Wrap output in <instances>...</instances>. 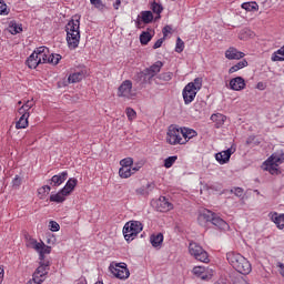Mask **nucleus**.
I'll return each instance as SVG.
<instances>
[{"label":"nucleus","mask_w":284,"mask_h":284,"mask_svg":"<svg viewBox=\"0 0 284 284\" xmlns=\"http://www.w3.org/2000/svg\"><path fill=\"white\" fill-rule=\"evenodd\" d=\"M121 168H132L134 165V160L132 158H125L120 161Z\"/></svg>","instance_id":"obj_40"},{"label":"nucleus","mask_w":284,"mask_h":284,"mask_svg":"<svg viewBox=\"0 0 284 284\" xmlns=\"http://www.w3.org/2000/svg\"><path fill=\"white\" fill-rule=\"evenodd\" d=\"M201 88H203V79L201 78H195L193 82H190L184 87L182 97L185 105H190V103L196 99V94Z\"/></svg>","instance_id":"obj_4"},{"label":"nucleus","mask_w":284,"mask_h":284,"mask_svg":"<svg viewBox=\"0 0 284 284\" xmlns=\"http://www.w3.org/2000/svg\"><path fill=\"white\" fill-rule=\"evenodd\" d=\"M50 190H52V187H50V185H44V186L38 189L39 199H41V200L45 199V196H48V194H50Z\"/></svg>","instance_id":"obj_37"},{"label":"nucleus","mask_w":284,"mask_h":284,"mask_svg":"<svg viewBox=\"0 0 284 284\" xmlns=\"http://www.w3.org/2000/svg\"><path fill=\"white\" fill-rule=\"evenodd\" d=\"M85 79V71H75L68 77V83H79Z\"/></svg>","instance_id":"obj_20"},{"label":"nucleus","mask_w":284,"mask_h":284,"mask_svg":"<svg viewBox=\"0 0 284 284\" xmlns=\"http://www.w3.org/2000/svg\"><path fill=\"white\" fill-rule=\"evenodd\" d=\"M179 158L176 155L173 156H169L164 160V168L170 169L174 165V163H176V160Z\"/></svg>","instance_id":"obj_39"},{"label":"nucleus","mask_w":284,"mask_h":284,"mask_svg":"<svg viewBox=\"0 0 284 284\" xmlns=\"http://www.w3.org/2000/svg\"><path fill=\"white\" fill-rule=\"evenodd\" d=\"M24 105L29 106V109L32 110V108L34 106V101L28 100V101L24 103Z\"/></svg>","instance_id":"obj_59"},{"label":"nucleus","mask_w":284,"mask_h":284,"mask_svg":"<svg viewBox=\"0 0 284 284\" xmlns=\"http://www.w3.org/2000/svg\"><path fill=\"white\" fill-rule=\"evenodd\" d=\"M271 61H284V58L280 57L278 53L274 52L271 57Z\"/></svg>","instance_id":"obj_54"},{"label":"nucleus","mask_w":284,"mask_h":284,"mask_svg":"<svg viewBox=\"0 0 284 284\" xmlns=\"http://www.w3.org/2000/svg\"><path fill=\"white\" fill-rule=\"evenodd\" d=\"M150 243L153 247H161L163 244V235L161 233L151 235Z\"/></svg>","instance_id":"obj_27"},{"label":"nucleus","mask_w":284,"mask_h":284,"mask_svg":"<svg viewBox=\"0 0 284 284\" xmlns=\"http://www.w3.org/2000/svg\"><path fill=\"white\" fill-rule=\"evenodd\" d=\"M277 267H280V274L283 276L284 278V264L283 263H277Z\"/></svg>","instance_id":"obj_57"},{"label":"nucleus","mask_w":284,"mask_h":284,"mask_svg":"<svg viewBox=\"0 0 284 284\" xmlns=\"http://www.w3.org/2000/svg\"><path fill=\"white\" fill-rule=\"evenodd\" d=\"M203 105H205V102H196L194 108L197 112H201L203 110Z\"/></svg>","instance_id":"obj_55"},{"label":"nucleus","mask_w":284,"mask_h":284,"mask_svg":"<svg viewBox=\"0 0 284 284\" xmlns=\"http://www.w3.org/2000/svg\"><path fill=\"white\" fill-rule=\"evenodd\" d=\"M30 110H31L30 106L27 105V104H24V105H22V106L18 110V112H19L20 115L30 114Z\"/></svg>","instance_id":"obj_48"},{"label":"nucleus","mask_w":284,"mask_h":284,"mask_svg":"<svg viewBox=\"0 0 284 284\" xmlns=\"http://www.w3.org/2000/svg\"><path fill=\"white\" fill-rule=\"evenodd\" d=\"M161 68H163V62L156 61L150 68L139 72L135 75V81H141V83L150 82L151 79H154V77H156V74L161 72Z\"/></svg>","instance_id":"obj_5"},{"label":"nucleus","mask_w":284,"mask_h":284,"mask_svg":"<svg viewBox=\"0 0 284 284\" xmlns=\"http://www.w3.org/2000/svg\"><path fill=\"white\" fill-rule=\"evenodd\" d=\"M257 89H258V90H263V82H258V83H257Z\"/></svg>","instance_id":"obj_62"},{"label":"nucleus","mask_w":284,"mask_h":284,"mask_svg":"<svg viewBox=\"0 0 284 284\" xmlns=\"http://www.w3.org/2000/svg\"><path fill=\"white\" fill-rule=\"evenodd\" d=\"M197 223L202 226H205L207 223H212V225H215V227L222 230L223 232H227V230H230V224L210 210H203L200 212Z\"/></svg>","instance_id":"obj_2"},{"label":"nucleus","mask_w":284,"mask_h":284,"mask_svg":"<svg viewBox=\"0 0 284 284\" xmlns=\"http://www.w3.org/2000/svg\"><path fill=\"white\" fill-rule=\"evenodd\" d=\"M8 30L10 34H20V32H23V26L21 23H17V21H11Z\"/></svg>","instance_id":"obj_26"},{"label":"nucleus","mask_w":284,"mask_h":284,"mask_svg":"<svg viewBox=\"0 0 284 284\" xmlns=\"http://www.w3.org/2000/svg\"><path fill=\"white\" fill-rule=\"evenodd\" d=\"M162 81H172V72H165L160 74Z\"/></svg>","instance_id":"obj_49"},{"label":"nucleus","mask_w":284,"mask_h":284,"mask_svg":"<svg viewBox=\"0 0 284 284\" xmlns=\"http://www.w3.org/2000/svg\"><path fill=\"white\" fill-rule=\"evenodd\" d=\"M28 247H31L32 250H41V242H37V240L30 237L27 242Z\"/></svg>","instance_id":"obj_38"},{"label":"nucleus","mask_w":284,"mask_h":284,"mask_svg":"<svg viewBox=\"0 0 284 284\" xmlns=\"http://www.w3.org/2000/svg\"><path fill=\"white\" fill-rule=\"evenodd\" d=\"M154 190V183H149L145 186H141L136 190V194H140L141 196H148Z\"/></svg>","instance_id":"obj_29"},{"label":"nucleus","mask_w":284,"mask_h":284,"mask_svg":"<svg viewBox=\"0 0 284 284\" xmlns=\"http://www.w3.org/2000/svg\"><path fill=\"white\" fill-rule=\"evenodd\" d=\"M60 61H61V54H54L49 52L47 63H51V65H58Z\"/></svg>","instance_id":"obj_36"},{"label":"nucleus","mask_w":284,"mask_h":284,"mask_svg":"<svg viewBox=\"0 0 284 284\" xmlns=\"http://www.w3.org/2000/svg\"><path fill=\"white\" fill-rule=\"evenodd\" d=\"M163 41H165V38H160L154 44H153V50H159L161 45H163Z\"/></svg>","instance_id":"obj_52"},{"label":"nucleus","mask_w":284,"mask_h":284,"mask_svg":"<svg viewBox=\"0 0 284 284\" xmlns=\"http://www.w3.org/2000/svg\"><path fill=\"white\" fill-rule=\"evenodd\" d=\"M153 20L154 14H152V11H142L135 21V26L136 28H141V21L142 23H152Z\"/></svg>","instance_id":"obj_15"},{"label":"nucleus","mask_w":284,"mask_h":284,"mask_svg":"<svg viewBox=\"0 0 284 284\" xmlns=\"http://www.w3.org/2000/svg\"><path fill=\"white\" fill-rule=\"evenodd\" d=\"M118 97L125 99L126 101L136 99V90H134L130 80H124L118 88Z\"/></svg>","instance_id":"obj_9"},{"label":"nucleus","mask_w":284,"mask_h":284,"mask_svg":"<svg viewBox=\"0 0 284 284\" xmlns=\"http://www.w3.org/2000/svg\"><path fill=\"white\" fill-rule=\"evenodd\" d=\"M189 253L193 258H195V261H200V263H210V255L207 254V251L196 242H191L189 244Z\"/></svg>","instance_id":"obj_8"},{"label":"nucleus","mask_w":284,"mask_h":284,"mask_svg":"<svg viewBox=\"0 0 284 284\" xmlns=\"http://www.w3.org/2000/svg\"><path fill=\"white\" fill-rule=\"evenodd\" d=\"M109 271L111 272V274H113V276H115V278L123 280L130 277V271L128 270L125 264H111L109 266Z\"/></svg>","instance_id":"obj_12"},{"label":"nucleus","mask_w":284,"mask_h":284,"mask_svg":"<svg viewBox=\"0 0 284 284\" xmlns=\"http://www.w3.org/2000/svg\"><path fill=\"white\" fill-rule=\"evenodd\" d=\"M49 229L51 230V232H59V230H61V226L59 225V223L50 221Z\"/></svg>","instance_id":"obj_47"},{"label":"nucleus","mask_w":284,"mask_h":284,"mask_svg":"<svg viewBox=\"0 0 284 284\" xmlns=\"http://www.w3.org/2000/svg\"><path fill=\"white\" fill-rule=\"evenodd\" d=\"M226 59L234 60V59H243L245 53L236 50V48H229L225 52Z\"/></svg>","instance_id":"obj_21"},{"label":"nucleus","mask_w":284,"mask_h":284,"mask_svg":"<svg viewBox=\"0 0 284 284\" xmlns=\"http://www.w3.org/2000/svg\"><path fill=\"white\" fill-rule=\"evenodd\" d=\"M174 205L170 203V201L166 200L165 196H161L156 201V210L158 212H170V210H173Z\"/></svg>","instance_id":"obj_14"},{"label":"nucleus","mask_w":284,"mask_h":284,"mask_svg":"<svg viewBox=\"0 0 284 284\" xmlns=\"http://www.w3.org/2000/svg\"><path fill=\"white\" fill-rule=\"evenodd\" d=\"M95 284H103V282H97Z\"/></svg>","instance_id":"obj_63"},{"label":"nucleus","mask_w":284,"mask_h":284,"mask_svg":"<svg viewBox=\"0 0 284 284\" xmlns=\"http://www.w3.org/2000/svg\"><path fill=\"white\" fill-rule=\"evenodd\" d=\"M19 185H21V178L16 176L13 180V186L19 187Z\"/></svg>","instance_id":"obj_56"},{"label":"nucleus","mask_w":284,"mask_h":284,"mask_svg":"<svg viewBox=\"0 0 284 284\" xmlns=\"http://www.w3.org/2000/svg\"><path fill=\"white\" fill-rule=\"evenodd\" d=\"M68 180V173L67 171H63L60 174L53 175L51 178V185L53 187H59V185H62Z\"/></svg>","instance_id":"obj_18"},{"label":"nucleus","mask_w":284,"mask_h":284,"mask_svg":"<svg viewBox=\"0 0 284 284\" xmlns=\"http://www.w3.org/2000/svg\"><path fill=\"white\" fill-rule=\"evenodd\" d=\"M150 41H152V33L143 31L140 36V43H142V45H148Z\"/></svg>","instance_id":"obj_34"},{"label":"nucleus","mask_w":284,"mask_h":284,"mask_svg":"<svg viewBox=\"0 0 284 284\" xmlns=\"http://www.w3.org/2000/svg\"><path fill=\"white\" fill-rule=\"evenodd\" d=\"M211 121L215 123L216 128H221L222 125H225V121H227V116H225L222 113H214L211 115Z\"/></svg>","instance_id":"obj_23"},{"label":"nucleus","mask_w":284,"mask_h":284,"mask_svg":"<svg viewBox=\"0 0 284 284\" xmlns=\"http://www.w3.org/2000/svg\"><path fill=\"white\" fill-rule=\"evenodd\" d=\"M27 65L30 68V70H36L39 65H41L40 60L37 58L34 51L31 53V55L27 59Z\"/></svg>","instance_id":"obj_24"},{"label":"nucleus","mask_w":284,"mask_h":284,"mask_svg":"<svg viewBox=\"0 0 284 284\" xmlns=\"http://www.w3.org/2000/svg\"><path fill=\"white\" fill-rule=\"evenodd\" d=\"M134 172H132V166H121L119 170V175L121 179H130Z\"/></svg>","instance_id":"obj_31"},{"label":"nucleus","mask_w":284,"mask_h":284,"mask_svg":"<svg viewBox=\"0 0 284 284\" xmlns=\"http://www.w3.org/2000/svg\"><path fill=\"white\" fill-rule=\"evenodd\" d=\"M235 284H248L247 281L243 277L239 278Z\"/></svg>","instance_id":"obj_60"},{"label":"nucleus","mask_w":284,"mask_h":284,"mask_svg":"<svg viewBox=\"0 0 284 284\" xmlns=\"http://www.w3.org/2000/svg\"><path fill=\"white\" fill-rule=\"evenodd\" d=\"M40 254V261H43L45 254H50L52 252V247L45 245L43 242L40 244V250H36Z\"/></svg>","instance_id":"obj_32"},{"label":"nucleus","mask_w":284,"mask_h":284,"mask_svg":"<svg viewBox=\"0 0 284 284\" xmlns=\"http://www.w3.org/2000/svg\"><path fill=\"white\" fill-rule=\"evenodd\" d=\"M77 183H79L77 179L74 178L69 179L64 187L62 189V193L67 194V196L70 195V193L74 191V187H77Z\"/></svg>","instance_id":"obj_22"},{"label":"nucleus","mask_w":284,"mask_h":284,"mask_svg":"<svg viewBox=\"0 0 284 284\" xmlns=\"http://www.w3.org/2000/svg\"><path fill=\"white\" fill-rule=\"evenodd\" d=\"M231 192H233V194H235V196H239V199H242V196L244 194V191L242 187H235Z\"/></svg>","instance_id":"obj_50"},{"label":"nucleus","mask_w":284,"mask_h":284,"mask_svg":"<svg viewBox=\"0 0 284 284\" xmlns=\"http://www.w3.org/2000/svg\"><path fill=\"white\" fill-rule=\"evenodd\" d=\"M65 196L68 195L64 194L62 190H60L57 194H52L50 196V201L51 203H63V201H65Z\"/></svg>","instance_id":"obj_30"},{"label":"nucleus","mask_w":284,"mask_h":284,"mask_svg":"<svg viewBox=\"0 0 284 284\" xmlns=\"http://www.w3.org/2000/svg\"><path fill=\"white\" fill-rule=\"evenodd\" d=\"M182 132V136H183V141H185V143H187V141H190V139H194V136H196V131L190 128H182L181 129Z\"/></svg>","instance_id":"obj_25"},{"label":"nucleus","mask_w":284,"mask_h":284,"mask_svg":"<svg viewBox=\"0 0 284 284\" xmlns=\"http://www.w3.org/2000/svg\"><path fill=\"white\" fill-rule=\"evenodd\" d=\"M172 32V27L166 26L162 29V33H163V38L165 39L168 37V34H170Z\"/></svg>","instance_id":"obj_53"},{"label":"nucleus","mask_w":284,"mask_h":284,"mask_svg":"<svg viewBox=\"0 0 284 284\" xmlns=\"http://www.w3.org/2000/svg\"><path fill=\"white\" fill-rule=\"evenodd\" d=\"M183 50H185V42H183V40L181 38H178L176 44H175V52L181 54V52H183Z\"/></svg>","instance_id":"obj_41"},{"label":"nucleus","mask_w":284,"mask_h":284,"mask_svg":"<svg viewBox=\"0 0 284 284\" xmlns=\"http://www.w3.org/2000/svg\"><path fill=\"white\" fill-rule=\"evenodd\" d=\"M28 119H30V114L21 115L19 121L16 123L17 130H26V128H28Z\"/></svg>","instance_id":"obj_28"},{"label":"nucleus","mask_w":284,"mask_h":284,"mask_svg":"<svg viewBox=\"0 0 284 284\" xmlns=\"http://www.w3.org/2000/svg\"><path fill=\"white\" fill-rule=\"evenodd\" d=\"M230 88H231V90H235V92L244 90L245 89V79H243L242 77L232 79L230 81Z\"/></svg>","instance_id":"obj_17"},{"label":"nucleus","mask_w":284,"mask_h":284,"mask_svg":"<svg viewBox=\"0 0 284 284\" xmlns=\"http://www.w3.org/2000/svg\"><path fill=\"white\" fill-rule=\"evenodd\" d=\"M90 3L94 6V8H98V10H103V8H105V4H103V1L101 0H90Z\"/></svg>","instance_id":"obj_45"},{"label":"nucleus","mask_w":284,"mask_h":284,"mask_svg":"<svg viewBox=\"0 0 284 284\" xmlns=\"http://www.w3.org/2000/svg\"><path fill=\"white\" fill-rule=\"evenodd\" d=\"M283 163H284L283 151L275 152L264 162V170L270 172V174H278V165Z\"/></svg>","instance_id":"obj_6"},{"label":"nucleus","mask_w":284,"mask_h":284,"mask_svg":"<svg viewBox=\"0 0 284 284\" xmlns=\"http://www.w3.org/2000/svg\"><path fill=\"white\" fill-rule=\"evenodd\" d=\"M268 216H270L271 221L273 223H275V225L278 230L284 229V213L278 214V213L274 212V213H270Z\"/></svg>","instance_id":"obj_19"},{"label":"nucleus","mask_w":284,"mask_h":284,"mask_svg":"<svg viewBox=\"0 0 284 284\" xmlns=\"http://www.w3.org/2000/svg\"><path fill=\"white\" fill-rule=\"evenodd\" d=\"M121 6V0H116L113 4L114 10H119V7Z\"/></svg>","instance_id":"obj_61"},{"label":"nucleus","mask_w":284,"mask_h":284,"mask_svg":"<svg viewBox=\"0 0 284 284\" xmlns=\"http://www.w3.org/2000/svg\"><path fill=\"white\" fill-rule=\"evenodd\" d=\"M234 154V150L227 149L226 151H221L215 154V161L220 163V165H225V163L230 162V159Z\"/></svg>","instance_id":"obj_13"},{"label":"nucleus","mask_w":284,"mask_h":284,"mask_svg":"<svg viewBox=\"0 0 284 284\" xmlns=\"http://www.w3.org/2000/svg\"><path fill=\"white\" fill-rule=\"evenodd\" d=\"M243 68H247L246 60H242L237 62L235 65L231 67L229 72L230 74H234V72H239V70H243Z\"/></svg>","instance_id":"obj_33"},{"label":"nucleus","mask_w":284,"mask_h":284,"mask_svg":"<svg viewBox=\"0 0 284 284\" xmlns=\"http://www.w3.org/2000/svg\"><path fill=\"white\" fill-rule=\"evenodd\" d=\"M48 272H50V264L48 262H40L39 267L33 273L32 280H30L27 284H41L45 281V276H48Z\"/></svg>","instance_id":"obj_11"},{"label":"nucleus","mask_w":284,"mask_h":284,"mask_svg":"<svg viewBox=\"0 0 284 284\" xmlns=\"http://www.w3.org/2000/svg\"><path fill=\"white\" fill-rule=\"evenodd\" d=\"M81 16H73L65 26L67 42L70 50H77L81 41Z\"/></svg>","instance_id":"obj_1"},{"label":"nucleus","mask_w":284,"mask_h":284,"mask_svg":"<svg viewBox=\"0 0 284 284\" xmlns=\"http://www.w3.org/2000/svg\"><path fill=\"white\" fill-rule=\"evenodd\" d=\"M166 143H169L170 145H185L181 129L174 125L169 126L166 133Z\"/></svg>","instance_id":"obj_10"},{"label":"nucleus","mask_w":284,"mask_h":284,"mask_svg":"<svg viewBox=\"0 0 284 284\" xmlns=\"http://www.w3.org/2000/svg\"><path fill=\"white\" fill-rule=\"evenodd\" d=\"M125 114H126L129 121H134V119H136V111H134V109H132V108H126Z\"/></svg>","instance_id":"obj_43"},{"label":"nucleus","mask_w":284,"mask_h":284,"mask_svg":"<svg viewBox=\"0 0 284 284\" xmlns=\"http://www.w3.org/2000/svg\"><path fill=\"white\" fill-rule=\"evenodd\" d=\"M0 14L3 17L10 14V9H8V4L3 0H0Z\"/></svg>","instance_id":"obj_42"},{"label":"nucleus","mask_w":284,"mask_h":284,"mask_svg":"<svg viewBox=\"0 0 284 284\" xmlns=\"http://www.w3.org/2000/svg\"><path fill=\"white\" fill-rule=\"evenodd\" d=\"M3 276H6V271L0 266V283H3Z\"/></svg>","instance_id":"obj_58"},{"label":"nucleus","mask_w":284,"mask_h":284,"mask_svg":"<svg viewBox=\"0 0 284 284\" xmlns=\"http://www.w3.org/2000/svg\"><path fill=\"white\" fill-rule=\"evenodd\" d=\"M193 274L195 276H202V274H205V267L204 266H195L193 268Z\"/></svg>","instance_id":"obj_46"},{"label":"nucleus","mask_w":284,"mask_h":284,"mask_svg":"<svg viewBox=\"0 0 284 284\" xmlns=\"http://www.w3.org/2000/svg\"><path fill=\"white\" fill-rule=\"evenodd\" d=\"M243 10H246L247 12H254L258 10V3L256 2H244L242 3Z\"/></svg>","instance_id":"obj_35"},{"label":"nucleus","mask_w":284,"mask_h":284,"mask_svg":"<svg viewBox=\"0 0 284 284\" xmlns=\"http://www.w3.org/2000/svg\"><path fill=\"white\" fill-rule=\"evenodd\" d=\"M141 232H143V224L139 221L128 222L123 227V235L128 243L134 241Z\"/></svg>","instance_id":"obj_7"},{"label":"nucleus","mask_w":284,"mask_h":284,"mask_svg":"<svg viewBox=\"0 0 284 284\" xmlns=\"http://www.w3.org/2000/svg\"><path fill=\"white\" fill-rule=\"evenodd\" d=\"M33 53H36L38 61H40V63H48L50 49H48L47 47H39L34 49Z\"/></svg>","instance_id":"obj_16"},{"label":"nucleus","mask_w":284,"mask_h":284,"mask_svg":"<svg viewBox=\"0 0 284 284\" xmlns=\"http://www.w3.org/2000/svg\"><path fill=\"white\" fill-rule=\"evenodd\" d=\"M202 278H205V275H202Z\"/></svg>","instance_id":"obj_64"},{"label":"nucleus","mask_w":284,"mask_h":284,"mask_svg":"<svg viewBox=\"0 0 284 284\" xmlns=\"http://www.w3.org/2000/svg\"><path fill=\"white\" fill-rule=\"evenodd\" d=\"M151 10L155 13V14H161V12H163V7L156 2H153L151 4Z\"/></svg>","instance_id":"obj_44"},{"label":"nucleus","mask_w":284,"mask_h":284,"mask_svg":"<svg viewBox=\"0 0 284 284\" xmlns=\"http://www.w3.org/2000/svg\"><path fill=\"white\" fill-rule=\"evenodd\" d=\"M226 258L230 265H232V267H234V270L240 274L245 276L252 272V264H250V261L240 253L229 252L226 254Z\"/></svg>","instance_id":"obj_3"},{"label":"nucleus","mask_w":284,"mask_h":284,"mask_svg":"<svg viewBox=\"0 0 284 284\" xmlns=\"http://www.w3.org/2000/svg\"><path fill=\"white\" fill-rule=\"evenodd\" d=\"M141 168H143V163L138 162L131 166V171L133 172V174H136V172H139Z\"/></svg>","instance_id":"obj_51"}]
</instances>
